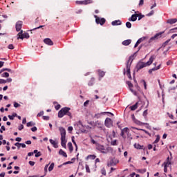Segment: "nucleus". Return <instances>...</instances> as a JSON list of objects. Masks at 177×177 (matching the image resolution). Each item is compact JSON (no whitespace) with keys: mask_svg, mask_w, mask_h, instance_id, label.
Here are the masks:
<instances>
[{"mask_svg":"<svg viewBox=\"0 0 177 177\" xmlns=\"http://www.w3.org/2000/svg\"><path fill=\"white\" fill-rule=\"evenodd\" d=\"M88 104H89V100H86V102H84V107H86V106H88Z\"/></svg>","mask_w":177,"mask_h":177,"instance_id":"57","label":"nucleus"},{"mask_svg":"<svg viewBox=\"0 0 177 177\" xmlns=\"http://www.w3.org/2000/svg\"><path fill=\"white\" fill-rule=\"evenodd\" d=\"M19 131H21L22 129H24V126L23 124H21L18 127Z\"/></svg>","mask_w":177,"mask_h":177,"instance_id":"51","label":"nucleus"},{"mask_svg":"<svg viewBox=\"0 0 177 177\" xmlns=\"http://www.w3.org/2000/svg\"><path fill=\"white\" fill-rule=\"evenodd\" d=\"M142 82H143L145 89H147V84H146V81L142 80Z\"/></svg>","mask_w":177,"mask_h":177,"instance_id":"46","label":"nucleus"},{"mask_svg":"<svg viewBox=\"0 0 177 177\" xmlns=\"http://www.w3.org/2000/svg\"><path fill=\"white\" fill-rule=\"evenodd\" d=\"M112 26H121L122 22L120 20H115L111 22Z\"/></svg>","mask_w":177,"mask_h":177,"instance_id":"17","label":"nucleus"},{"mask_svg":"<svg viewBox=\"0 0 177 177\" xmlns=\"http://www.w3.org/2000/svg\"><path fill=\"white\" fill-rule=\"evenodd\" d=\"M154 59H156V56L152 55L149 58V60L147 62H140L138 63L136 65V71H139V70H142V68H145V67H147L149 66H151V64H153V62H154Z\"/></svg>","mask_w":177,"mask_h":177,"instance_id":"1","label":"nucleus"},{"mask_svg":"<svg viewBox=\"0 0 177 177\" xmlns=\"http://www.w3.org/2000/svg\"><path fill=\"white\" fill-rule=\"evenodd\" d=\"M72 142L73 145L75 146L77 150V149H78V146L77 145V142H75V140H74V137L72 138Z\"/></svg>","mask_w":177,"mask_h":177,"instance_id":"40","label":"nucleus"},{"mask_svg":"<svg viewBox=\"0 0 177 177\" xmlns=\"http://www.w3.org/2000/svg\"><path fill=\"white\" fill-rule=\"evenodd\" d=\"M34 125H35V123L32 122H29L26 124V127H34Z\"/></svg>","mask_w":177,"mask_h":177,"instance_id":"32","label":"nucleus"},{"mask_svg":"<svg viewBox=\"0 0 177 177\" xmlns=\"http://www.w3.org/2000/svg\"><path fill=\"white\" fill-rule=\"evenodd\" d=\"M94 84H95V78L92 77L91 80L88 82V86H93Z\"/></svg>","mask_w":177,"mask_h":177,"instance_id":"24","label":"nucleus"},{"mask_svg":"<svg viewBox=\"0 0 177 177\" xmlns=\"http://www.w3.org/2000/svg\"><path fill=\"white\" fill-rule=\"evenodd\" d=\"M158 142H160V136L158 135L156 136V139L154 141V143H158Z\"/></svg>","mask_w":177,"mask_h":177,"instance_id":"43","label":"nucleus"},{"mask_svg":"<svg viewBox=\"0 0 177 177\" xmlns=\"http://www.w3.org/2000/svg\"><path fill=\"white\" fill-rule=\"evenodd\" d=\"M8 49H15V46H13V44H10L8 46Z\"/></svg>","mask_w":177,"mask_h":177,"instance_id":"56","label":"nucleus"},{"mask_svg":"<svg viewBox=\"0 0 177 177\" xmlns=\"http://www.w3.org/2000/svg\"><path fill=\"white\" fill-rule=\"evenodd\" d=\"M86 171L88 174L91 172V169H89V166L88 165H86Z\"/></svg>","mask_w":177,"mask_h":177,"instance_id":"45","label":"nucleus"},{"mask_svg":"<svg viewBox=\"0 0 177 177\" xmlns=\"http://www.w3.org/2000/svg\"><path fill=\"white\" fill-rule=\"evenodd\" d=\"M153 15H154V10H151L149 13L147 15V16L150 17L153 16Z\"/></svg>","mask_w":177,"mask_h":177,"instance_id":"47","label":"nucleus"},{"mask_svg":"<svg viewBox=\"0 0 177 177\" xmlns=\"http://www.w3.org/2000/svg\"><path fill=\"white\" fill-rule=\"evenodd\" d=\"M126 27H127V28H131L132 27V24H131V22H127Z\"/></svg>","mask_w":177,"mask_h":177,"instance_id":"38","label":"nucleus"},{"mask_svg":"<svg viewBox=\"0 0 177 177\" xmlns=\"http://www.w3.org/2000/svg\"><path fill=\"white\" fill-rule=\"evenodd\" d=\"M145 39H147V37H142L141 38H140L137 42L136 43V44L134 45V48H138V46H139L140 44H142V42H143V41H145Z\"/></svg>","mask_w":177,"mask_h":177,"instance_id":"9","label":"nucleus"},{"mask_svg":"<svg viewBox=\"0 0 177 177\" xmlns=\"http://www.w3.org/2000/svg\"><path fill=\"white\" fill-rule=\"evenodd\" d=\"M97 72H98L99 76L101 77H103V76L105 75V74H106L104 73V71H103L102 70H98Z\"/></svg>","mask_w":177,"mask_h":177,"instance_id":"27","label":"nucleus"},{"mask_svg":"<svg viewBox=\"0 0 177 177\" xmlns=\"http://www.w3.org/2000/svg\"><path fill=\"white\" fill-rule=\"evenodd\" d=\"M41 151H39L37 153H35V157L38 158V157H41Z\"/></svg>","mask_w":177,"mask_h":177,"instance_id":"49","label":"nucleus"},{"mask_svg":"<svg viewBox=\"0 0 177 177\" xmlns=\"http://www.w3.org/2000/svg\"><path fill=\"white\" fill-rule=\"evenodd\" d=\"M43 120H44L45 121H48L49 116H43Z\"/></svg>","mask_w":177,"mask_h":177,"instance_id":"59","label":"nucleus"},{"mask_svg":"<svg viewBox=\"0 0 177 177\" xmlns=\"http://www.w3.org/2000/svg\"><path fill=\"white\" fill-rule=\"evenodd\" d=\"M130 109H131V111H135V110H136V109H138V102H136L134 105L130 106Z\"/></svg>","mask_w":177,"mask_h":177,"instance_id":"26","label":"nucleus"},{"mask_svg":"<svg viewBox=\"0 0 177 177\" xmlns=\"http://www.w3.org/2000/svg\"><path fill=\"white\" fill-rule=\"evenodd\" d=\"M132 62H133V55L129 57V60L126 64L127 68V75L129 80H132V76H131V66L132 64Z\"/></svg>","mask_w":177,"mask_h":177,"instance_id":"3","label":"nucleus"},{"mask_svg":"<svg viewBox=\"0 0 177 177\" xmlns=\"http://www.w3.org/2000/svg\"><path fill=\"white\" fill-rule=\"evenodd\" d=\"M111 146H117V140H114L113 141L111 142Z\"/></svg>","mask_w":177,"mask_h":177,"instance_id":"33","label":"nucleus"},{"mask_svg":"<svg viewBox=\"0 0 177 177\" xmlns=\"http://www.w3.org/2000/svg\"><path fill=\"white\" fill-rule=\"evenodd\" d=\"M37 127H33L31 128V131L32 132H37Z\"/></svg>","mask_w":177,"mask_h":177,"instance_id":"50","label":"nucleus"},{"mask_svg":"<svg viewBox=\"0 0 177 177\" xmlns=\"http://www.w3.org/2000/svg\"><path fill=\"white\" fill-rule=\"evenodd\" d=\"M66 144L67 140H66V137H61V144Z\"/></svg>","mask_w":177,"mask_h":177,"instance_id":"29","label":"nucleus"},{"mask_svg":"<svg viewBox=\"0 0 177 177\" xmlns=\"http://www.w3.org/2000/svg\"><path fill=\"white\" fill-rule=\"evenodd\" d=\"M138 14L135 12V14L132 15L130 18H129V21H136L138 20Z\"/></svg>","mask_w":177,"mask_h":177,"instance_id":"13","label":"nucleus"},{"mask_svg":"<svg viewBox=\"0 0 177 177\" xmlns=\"http://www.w3.org/2000/svg\"><path fill=\"white\" fill-rule=\"evenodd\" d=\"M29 165L31 167H34V165H35V162H34V161H29Z\"/></svg>","mask_w":177,"mask_h":177,"instance_id":"52","label":"nucleus"},{"mask_svg":"<svg viewBox=\"0 0 177 177\" xmlns=\"http://www.w3.org/2000/svg\"><path fill=\"white\" fill-rule=\"evenodd\" d=\"M55 168V163H51L50 165L48 167L49 172H51V171H53V169Z\"/></svg>","mask_w":177,"mask_h":177,"instance_id":"28","label":"nucleus"},{"mask_svg":"<svg viewBox=\"0 0 177 177\" xmlns=\"http://www.w3.org/2000/svg\"><path fill=\"white\" fill-rule=\"evenodd\" d=\"M59 154H60V156H63V157H65L66 158L67 157V153L64 151H63V149L59 150Z\"/></svg>","mask_w":177,"mask_h":177,"instance_id":"23","label":"nucleus"},{"mask_svg":"<svg viewBox=\"0 0 177 177\" xmlns=\"http://www.w3.org/2000/svg\"><path fill=\"white\" fill-rule=\"evenodd\" d=\"M171 41V39H169L167 40L166 41H165V42L163 43V44H162V46H164V48H165V46H167L168 44H169V41Z\"/></svg>","mask_w":177,"mask_h":177,"instance_id":"35","label":"nucleus"},{"mask_svg":"<svg viewBox=\"0 0 177 177\" xmlns=\"http://www.w3.org/2000/svg\"><path fill=\"white\" fill-rule=\"evenodd\" d=\"M70 110H71V109L68 107L62 108L58 112V118H63L65 115H68L71 119L73 118V115L71 114V112H70Z\"/></svg>","mask_w":177,"mask_h":177,"instance_id":"2","label":"nucleus"},{"mask_svg":"<svg viewBox=\"0 0 177 177\" xmlns=\"http://www.w3.org/2000/svg\"><path fill=\"white\" fill-rule=\"evenodd\" d=\"M48 167H49V165H46L44 167V171H45L46 174V172H48Z\"/></svg>","mask_w":177,"mask_h":177,"instance_id":"62","label":"nucleus"},{"mask_svg":"<svg viewBox=\"0 0 177 177\" xmlns=\"http://www.w3.org/2000/svg\"><path fill=\"white\" fill-rule=\"evenodd\" d=\"M44 115V111H41L37 114V117H42Z\"/></svg>","mask_w":177,"mask_h":177,"instance_id":"54","label":"nucleus"},{"mask_svg":"<svg viewBox=\"0 0 177 177\" xmlns=\"http://www.w3.org/2000/svg\"><path fill=\"white\" fill-rule=\"evenodd\" d=\"M0 84H6V82L3 79H0Z\"/></svg>","mask_w":177,"mask_h":177,"instance_id":"60","label":"nucleus"},{"mask_svg":"<svg viewBox=\"0 0 177 177\" xmlns=\"http://www.w3.org/2000/svg\"><path fill=\"white\" fill-rule=\"evenodd\" d=\"M101 174L102 175H104V176H106V169L102 168V170H101Z\"/></svg>","mask_w":177,"mask_h":177,"instance_id":"36","label":"nucleus"},{"mask_svg":"<svg viewBox=\"0 0 177 177\" xmlns=\"http://www.w3.org/2000/svg\"><path fill=\"white\" fill-rule=\"evenodd\" d=\"M87 158H91V160H95V158H96V156H95V155H88Z\"/></svg>","mask_w":177,"mask_h":177,"instance_id":"34","label":"nucleus"},{"mask_svg":"<svg viewBox=\"0 0 177 177\" xmlns=\"http://www.w3.org/2000/svg\"><path fill=\"white\" fill-rule=\"evenodd\" d=\"M104 124L107 128H111L113 127V120L110 118H106Z\"/></svg>","mask_w":177,"mask_h":177,"instance_id":"7","label":"nucleus"},{"mask_svg":"<svg viewBox=\"0 0 177 177\" xmlns=\"http://www.w3.org/2000/svg\"><path fill=\"white\" fill-rule=\"evenodd\" d=\"M17 37V39H24V38H30V35L27 32L23 33V30H20Z\"/></svg>","mask_w":177,"mask_h":177,"instance_id":"5","label":"nucleus"},{"mask_svg":"<svg viewBox=\"0 0 177 177\" xmlns=\"http://www.w3.org/2000/svg\"><path fill=\"white\" fill-rule=\"evenodd\" d=\"M44 44H46V45H49L50 46H53V41H52V39H50V38L44 39Z\"/></svg>","mask_w":177,"mask_h":177,"instance_id":"14","label":"nucleus"},{"mask_svg":"<svg viewBox=\"0 0 177 177\" xmlns=\"http://www.w3.org/2000/svg\"><path fill=\"white\" fill-rule=\"evenodd\" d=\"M15 146H17V147L18 149H20V143L16 142V143L15 144Z\"/></svg>","mask_w":177,"mask_h":177,"instance_id":"63","label":"nucleus"},{"mask_svg":"<svg viewBox=\"0 0 177 177\" xmlns=\"http://www.w3.org/2000/svg\"><path fill=\"white\" fill-rule=\"evenodd\" d=\"M171 158H169V156H168L166 159V160L164 162L163 165L164 167L168 168V167H169V165H171Z\"/></svg>","mask_w":177,"mask_h":177,"instance_id":"10","label":"nucleus"},{"mask_svg":"<svg viewBox=\"0 0 177 177\" xmlns=\"http://www.w3.org/2000/svg\"><path fill=\"white\" fill-rule=\"evenodd\" d=\"M14 107H15V109H17V107H20V104H19L17 102H15Z\"/></svg>","mask_w":177,"mask_h":177,"instance_id":"48","label":"nucleus"},{"mask_svg":"<svg viewBox=\"0 0 177 177\" xmlns=\"http://www.w3.org/2000/svg\"><path fill=\"white\" fill-rule=\"evenodd\" d=\"M114 165V162L111 160L110 162H108V167H113Z\"/></svg>","mask_w":177,"mask_h":177,"instance_id":"44","label":"nucleus"},{"mask_svg":"<svg viewBox=\"0 0 177 177\" xmlns=\"http://www.w3.org/2000/svg\"><path fill=\"white\" fill-rule=\"evenodd\" d=\"M1 77H3L4 78H8L9 77V73L5 72L1 75Z\"/></svg>","mask_w":177,"mask_h":177,"instance_id":"30","label":"nucleus"},{"mask_svg":"<svg viewBox=\"0 0 177 177\" xmlns=\"http://www.w3.org/2000/svg\"><path fill=\"white\" fill-rule=\"evenodd\" d=\"M91 143H93V145H96V141H95V140H93V138H92V137H91Z\"/></svg>","mask_w":177,"mask_h":177,"instance_id":"58","label":"nucleus"},{"mask_svg":"<svg viewBox=\"0 0 177 177\" xmlns=\"http://www.w3.org/2000/svg\"><path fill=\"white\" fill-rule=\"evenodd\" d=\"M94 17L95 19V22L97 24H100V26H103V24L106 23V19L104 18H100L97 17V15H94Z\"/></svg>","mask_w":177,"mask_h":177,"instance_id":"6","label":"nucleus"},{"mask_svg":"<svg viewBox=\"0 0 177 177\" xmlns=\"http://www.w3.org/2000/svg\"><path fill=\"white\" fill-rule=\"evenodd\" d=\"M142 115L144 117H147V110L144 111Z\"/></svg>","mask_w":177,"mask_h":177,"instance_id":"61","label":"nucleus"},{"mask_svg":"<svg viewBox=\"0 0 177 177\" xmlns=\"http://www.w3.org/2000/svg\"><path fill=\"white\" fill-rule=\"evenodd\" d=\"M59 129L61 133V138H66V129L63 127H59Z\"/></svg>","mask_w":177,"mask_h":177,"instance_id":"15","label":"nucleus"},{"mask_svg":"<svg viewBox=\"0 0 177 177\" xmlns=\"http://www.w3.org/2000/svg\"><path fill=\"white\" fill-rule=\"evenodd\" d=\"M144 3H145V0H140L139 3V6H143Z\"/></svg>","mask_w":177,"mask_h":177,"instance_id":"55","label":"nucleus"},{"mask_svg":"<svg viewBox=\"0 0 177 177\" xmlns=\"http://www.w3.org/2000/svg\"><path fill=\"white\" fill-rule=\"evenodd\" d=\"M23 26V21H19L16 24V31L19 32L21 31V27Z\"/></svg>","mask_w":177,"mask_h":177,"instance_id":"12","label":"nucleus"},{"mask_svg":"<svg viewBox=\"0 0 177 177\" xmlns=\"http://www.w3.org/2000/svg\"><path fill=\"white\" fill-rule=\"evenodd\" d=\"M127 84L128 86H129V88H133V84H132V83L131 82L128 81L127 82Z\"/></svg>","mask_w":177,"mask_h":177,"instance_id":"42","label":"nucleus"},{"mask_svg":"<svg viewBox=\"0 0 177 177\" xmlns=\"http://www.w3.org/2000/svg\"><path fill=\"white\" fill-rule=\"evenodd\" d=\"M135 149H137V150H143V145H140L139 144H134Z\"/></svg>","mask_w":177,"mask_h":177,"instance_id":"21","label":"nucleus"},{"mask_svg":"<svg viewBox=\"0 0 177 177\" xmlns=\"http://www.w3.org/2000/svg\"><path fill=\"white\" fill-rule=\"evenodd\" d=\"M68 147L71 153L74 150V147H73V143L71 142H69L68 143Z\"/></svg>","mask_w":177,"mask_h":177,"instance_id":"22","label":"nucleus"},{"mask_svg":"<svg viewBox=\"0 0 177 177\" xmlns=\"http://www.w3.org/2000/svg\"><path fill=\"white\" fill-rule=\"evenodd\" d=\"M161 37V33H157L153 37H151L149 40V44L153 42V41H156L158 38H160Z\"/></svg>","mask_w":177,"mask_h":177,"instance_id":"11","label":"nucleus"},{"mask_svg":"<svg viewBox=\"0 0 177 177\" xmlns=\"http://www.w3.org/2000/svg\"><path fill=\"white\" fill-rule=\"evenodd\" d=\"M89 3H93V0H84L83 5H89Z\"/></svg>","mask_w":177,"mask_h":177,"instance_id":"25","label":"nucleus"},{"mask_svg":"<svg viewBox=\"0 0 177 177\" xmlns=\"http://www.w3.org/2000/svg\"><path fill=\"white\" fill-rule=\"evenodd\" d=\"M60 107H62V106L60 104H57L55 106V110H59L60 109Z\"/></svg>","mask_w":177,"mask_h":177,"instance_id":"53","label":"nucleus"},{"mask_svg":"<svg viewBox=\"0 0 177 177\" xmlns=\"http://www.w3.org/2000/svg\"><path fill=\"white\" fill-rule=\"evenodd\" d=\"M95 127L99 128L100 129H102L103 128V123L97 120L95 122Z\"/></svg>","mask_w":177,"mask_h":177,"instance_id":"16","label":"nucleus"},{"mask_svg":"<svg viewBox=\"0 0 177 177\" xmlns=\"http://www.w3.org/2000/svg\"><path fill=\"white\" fill-rule=\"evenodd\" d=\"M137 16L138 17V20H142V19L145 17V15H142V13L137 14Z\"/></svg>","mask_w":177,"mask_h":177,"instance_id":"31","label":"nucleus"},{"mask_svg":"<svg viewBox=\"0 0 177 177\" xmlns=\"http://www.w3.org/2000/svg\"><path fill=\"white\" fill-rule=\"evenodd\" d=\"M76 5H84V1H76Z\"/></svg>","mask_w":177,"mask_h":177,"instance_id":"39","label":"nucleus"},{"mask_svg":"<svg viewBox=\"0 0 177 177\" xmlns=\"http://www.w3.org/2000/svg\"><path fill=\"white\" fill-rule=\"evenodd\" d=\"M96 149L98 150V151H100V153H102L103 154H106V153H107L106 151V148L102 145H97Z\"/></svg>","mask_w":177,"mask_h":177,"instance_id":"8","label":"nucleus"},{"mask_svg":"<svg viewBox=\"0 0 177 177\" xmlns=\"http://www.w3.org/2000/svg\"><path fill=\"white\" fill-rule=\"evenodd\" d=\"M5 175H6L5 172H3L0 174V177H5Z\"/></svg>","mask_w":177,"mask_h":177,"instance_id":"64","label":"nucleus"},{"mask_svg":"<svg viewBox=\"0 0 177 177\" xmlns=\"http://www.w3.org/2000/svg\"><path fill=\"white\" fill-rule=\"evenodd\" d=\"M110 139H113V138H115V131H112V135L109 136Z\"/></svg>","mask_w":177,"mask_h":177,"instance_id":"37","label":"nucleus"},{"mask_svg":"<svg viewBox=\"0 0 177 177\" xmlns=\"http://www.w3.org/2000/svg\"><path fill=\"white\" fill-rule=\"evenodd\" d=\"M132 42V40L131 39H127V40H124L122 41V45H124V46H128V45H129Z\"/></svg>","mask_w":177,"mask_h":177,"instance_id":"19","label":"nucleus"},{"mask_svg":"<svg viewBox=\"0 0 177 177\" xmlns=\"http://www.w3.org/2000/svg\"><path fill=\"white\" fill-rule=\"evenodd\" d=\"M50 143L53 145L55 149H57V147H59V145H57V142L52 139H50Z\"/></svg>","mask_w":177,"mask_h":177,"instance_id":"18","label":"nucleus"},{"mask_svg":"<svg viewBox=\"0 0 177 177\" xmlns=\"http://www.w3.org/2000/svg\"><path fill=\"white\" fill-rule=\"evenodd\" d=\"M6 129L5 128V126H1V128L0 129V133H3V131H6Z\"/></svg>","mask_w":177,"mask_h":177,"instance_id":"41","label":"nucleus"},{"mask_svg":"<svg viewBox=\"0 0 177 177\" xmlns=\"http://www.w3.org/2000/svg\"><path fill=\"white\" fill-rule=\"evenodd\" d=\"M120 136H122L123 139H127V138H129V129L128 127H125L122 129Z\"/></svg>","mask_w":177,"mask_h":177,"instance_id":"4","label":"nucleus"},{"mask_svg":"<svg viewBox=\"0 0 177 177\" xmlns=\"http://www.w3.org/2000/svg\"><path fill=\"white\" fill-rule=\"evenodd\" d=\"M177 22V19L175 18V19H168L167 20V23L169 24H175V23Z\"/></svg>","mask_w":177,"mask_h":177,"instance_id":"20","label":"nucleus"}]
</instances>
